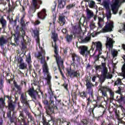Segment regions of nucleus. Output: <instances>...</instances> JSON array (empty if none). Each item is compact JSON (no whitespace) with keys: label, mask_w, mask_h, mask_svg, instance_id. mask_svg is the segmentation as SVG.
I'll return each mask as SVG.
<instances>
[{"label":"nucleus","mask_w":125,"mask_h":125,"mask_svg":"<svg viewBox=\"0 0 125 125\" xmlns=\"http://www.w3.org/2000/svg\"><path fill=\"white\" fill-rule=\"evenodd\" d=\"M123 82H122V79L120 78H117V80L114 83V85H122Z\"/></svg>","instance_id":"nucleus-39"},{"label":"nucleus","mask_w":125,"mask_h":125,"mask_svg":"<svg viewBox=\"0 0 125 125\" xmlns=\"http://www.w3.org/2000/svg\"><path fill=\"white\" fill-rule=\"evenodd\" d=\"M104 5L106 9H109V3L107 1L104 2Z\"/></svg>","instance_id":"nucleus-57"},{"label":"nucleus","mask_w":125,"mask_h":125,"mask_svg":"<svg viewBox=\"0 0 125 125\" xmlns=\"http://www.w3.org/2000/svg\"><path fill=\"white\" fill-rule=\"evenodd\" d=\"M32 60V59H31V55H29L28 58H26V62L28 64V65H30L31 64V61Z\"/></svg>","instance_id":"nucleus-51"},{"label":"nucleus","mask_w":125,"mask_h":125,"mask_svg":"<svg viewBox=\"0 0 125 125\" xmlns=\"http://www.w3.org/2000/svg\"><path fill=\"white\" fill-rule=\"evenodd\" d=\"M104 87H109V86L107 85H104V86H101L100 88H99V90L101 91L102 92V95L103 98L104 97H106V98H108V94H107V88H105Z\"/></svg>","instance_id":"nucleus-17"},{"label":"nucleus","mask_w":125,"mask_h":125,"mask_svg":"<svg viewBox=\"0 0 125 125\" xmlns=\"http://www.w3.org/2000/svg\"><path fill=\"white\" fill-rule=\"evenodd\" d=\"M4 98H7V99H8L7 101V104L13 102V100H12V97L11 96L4 95Z\"/></svg>","instance_id":"nucleus-37"},{"label":"nucleus","mask_w":125,"mask_h":125,"mask_svg":"<svg viewBox=\"0 0 125 125\" xmlns=\"http://www.w3.org/2000/svg\"><path fill=\"white\" fill-rule=\"evenodd\" d=\"M80 42L81 43H87L89 42H90L91 40V37L90 36H87L84 39L83 37L80 36Z\"/></svg>","instance_id":"nucleus-22"},{"label":"nucleus","mask_w":125,"mask_h":125,"mask_svg":"<svg viewBox=\"0 0 125 125\" xmlns=\"http://www.w3.org/2000/svg\"><path fill=\"white\" fill-rule=\"evenodd\" d=\"M116 93H118V94L122 93V86L118 87V89L116 91Z\"/></svg>","instance_id":"nucleus-59"},{"label":"nucleus","mask_w":125,"mask_h":125,"mask_svg":"<svg viewBox=\"0 0 125 125\" xmlns=\"http://www.w3.org/2000/svg\"><path fill=\"white\" fill-rule=\"evenodd\" d=\"M7 42V40L4 39L3 36H2L0 38V46H3L5 43Z\"/></svg>","instance_id":"nucleus-32"},{"label":"nucleus","mask_w":125,"mask_h":125,"mask_svg":"<svg viewBox=\"0 0 125 125\" xmlns=\"http://www.w3.org/2000/svg\"><path fill=\"white\" fill-rule=\"evenodd\" d=\"M42 124L43 125H48V121L46 120V118L44 116H42Z\"/></svg>","instance_id":"nucleus-43"},{"label":"nucleus","mask_w":125,"mask_h":125,"mask_svg":"<svg viewBox=\"0 0 125 125\" xmlns=\"http://www.w3.org/2000/svg\"><path fill=\"white\" fill-rule=\"evenodd\" d=\"M79 95L80 97L82 98V99H85V98H87V93L84 91L79 92Z\"/></svg>","instance_id":"nucleus-29"},{"label":"nucleus","mask_w":125,"mask_h":125,"mask_svg":"<svg viewBox=\"0 0 125 125\" xmlns=\"http://www.w3.org/2000/svg\"><path fill=\"white\" fill-rule=\"evenodd\" d=\"M71 55L72 61H77V62H79V61H80V57L77 55V54L73 53Z\"/></svg>","instance_id":"nucleus-34"},{"label":"nucleus","mask_w":125,"mask_h":125,"mask_svg":"<svg viewBox=\"0 0 125 125\" xmlns=\"http://www.w3.org/2000/svg\"><path fill=\"white\" fill-rule=\"evenodd\" d=\"M75 7H76V2H74L72 4L67 5L66 8L68 10H70V9H72V8H75Z\"/></svg>","instance_id":"nucleus-36"},{"label":"nucleus","mask_w":125,"mask_h":125,"mask_svg":"<svg viewBox=\"0 0 125 125\" xmlns=\"http://www.w3.org/2000/svg\"><path fill=\"white\" fill-rule=\"evenodd\" d=\"M48 93L50 96L49 102L47 100L45 99L42 101V103L44 104L46 108L47 115H52L54 112L58 111V108L54 104V98L55 100H57V97L56 96L54 95V91H52L51 87H49Z\"/></svg>","instance_id":"nucleus-1"},{"label":"nucleus","mask_w":125,"mask_h":125,"mask_svg":"<svg viewBox=\"0 0 125 125\" xmlns=\"http://www.w3.org/2000/svg\"><path fill=\"white\" fill-rule=\"evenodd\" d=\"M95 104H93V107H91V106H90L88 110V113L89 116L91 115V114L92 115H94V109L96 108H100L101 107V105H99L98 102L95 101Z\"/></svg>","instance_id":"nucleus-13"},{"label":"nucleus","mask_w":125,"mask_h":125,"mask_svg":"<svg viewBox=\"0 0 125 125\" xmlns=\"http://www.w3.org/2000/svg\"><path fill=\"white\" fill-rule=\"evenodd\" d=\"M32 4L33 7L30 9L31 13H35L37 9H39L41 7V5L42 4V0H32Z\"/></svg>","instance_id":"nucleus-6"},{"label":"nucleus","mask_w":125,"mask_h":125,"mask_svg":"<svg viewBox=\"0 0 125 125\" xmlns=\"http://www.w3.org/2000/svg\"><path fill=\"white\" fill-rule=\"evenodd\" d=\"M42 124L43 125H48V121L46 120V118L44 116H42Z\"/></svg>","instance_id":"nucleus-42"},{"label":"nucleus","mask_w":125,"mask_h":125,"mask_svg":"<svg viewBox=\"0 0 125 125\" xmlns=\"http://www.w3.org/2000/svg\"><path fill=\"white\" fill-rule=\"evenodd\" d=\"M41 64H45V63H46V62H45V60L44 59V58L41 57Z\"/></svg>","instance_id":"nucleus-64"},{"label":"nucleus","mask_w":125,"mask_h":125,"mask_svg":"<svg viewBox=\"0 0 125 125\" xmlns=\"http://www.w3.org/2000/svg\"><path fill=\"white\" fill-rule=\"evenodd\" d=\"M42 70L43 73H45V74H48V66H47V63H45L43 64L42 66Z\"/></svg>","instance_id":"nucleus-30"},{"label":"nucleus","mask_w":125,"mask_h":125,"mask_svg":"<svg viewBox=\"0 0 125 125\" xmlns=\"http://www.w3.org/2000/svg\"><path fill=\"white\" fill-rule=\"evenodd\" d=\"M27 92L33 101H36L37 100V96L39 95V92L37 90H35L34 87L30 88L27 91Z\"/></svg>","instance_id":"nucleus-9"},{"label":"nucleus","mask_w":125,"mask_h":125,"mask_svg":"<svg viewBox=\"0 0 125 125\" xmlns=\"http://www.w3.org/2000/svg\"><path fill=\"white\" fill-rule=\"evenodd\" d=\"M23 58L22 57H20L18 59V62L19 64H21V63H23Z\"/></svg>","instance_id":"nucleus-61"},{"label":"nucleus","mask_w":125,"mask_h":125,"mask_svg":"<svg viewBox=\"0 0 125 125\" xmlns=\"http://www.w3.org/2000/svg\"><path fill=\"white\" fill-rule=\"evenodd\" d=\"M95 1L90 0V2L88 3V6L90 8H94V7H95Z\"/></svg>","instance_id":"nucleus-41"},{"label":"nucleus","mask_w":125,"mask_h":125,"mask_svg":"<svg viewBox=\"0 0 125 125\" xmlns=\"http://www.w3.org/2000/svg\"><path fill=\"white\" fill-rule=\"evenodd\" d=\"M20 94V101L22 104V106L24 108V112H26L29 108H30V100L28 99V96H27V93H19Z\"/></svg>","instance_id":"nucleus-3"},{"label":"nucleus","mask_w":125,"mask_h":125,"mask_svg":"<svg viewBox=\"0 0 125 125\" xmlns=\"http://www.w3.org/2000/svg\"><path fill=\"white\" fill-rule=\"evenodd\" d=\"M70 0H58V7L60 9H62L65 7L67 3V1H69Z\"/></svg>","instance_id":"nucleus-20"},{"label":"nucleus","mask_w":125,"mask_h":125,"mask_svg":"<svg viewBox=\"0 0 125 125\" xmlns=\"http://www.w3.org/2000/svg\"><path fill=\"white\" fill-rule=\"evenodd\" d=\"M122 58L124 60L125 63L123 64V65L122 66L121 70L122 71L124 79H125V55H123Z\"/></svg>","instance_id":"nucleus-31"},{"label":"nucleus","mask_w":125,"mask_h":125,"mask_svg":"<svg viewBox=\"0 0 125 125\" xmlns=\"http://www.w3.org/2000/svg\"><path fill=\"white\" fill-rule=\"evenodd\" d=\"M82 123H83V125H87V124H88V122H87V120H86L85 119H83L82 121Z\"/></svg>","instance_id":"nucleus-62"},{"label":"nucleus","mask_w":125,"mask_h":125,"mask_svg":"<svg viewBox=\"0 0 125 125\" xmlns=\"http://www.w3.org/2000/svg\"><path fill=\"white\" fill-rule=\"evenodd\" d=\"M19 69H21V70H25V69H27V64L25 62L20 63L19 65Z\"/></svg>","instance_id":"nucleus-38"},{"label":"nucleus","mask_w":125,"mask_h":125,"mask_svg":"<svg viewBox=\"0 0 125 125\" xmlns=\"http://www.w3.org/2000/svg\"><path fill=\"white\" fill-rule=\"evenodd\" d=\"M89 27L90 28V30H93V29H95L96 28V26H95V23L94 22H91L90 23Z\"/></svg>","instance_id":"nucleus-48"},{"label":"nucleus","mask_w":125,"mask_h":125,"mask_svg":"<svg viewBox=\"0 0 125 125\" xmlns=\"http://www.w3.org/2000/svg\"><path fill=\"white\" fill-rule=\"evenodd\" d=\"M102 66L103 67L102 75H103V77L101 78L100 80H101L102 83H104L106 79L111 80L113 78V75L108 73V68L106 67V62H102Z\"/></svg>","instance_id":"nucleus-2"},{"label":"nucleus","mask_w":125,"mask_h":125,"mask_svg":"<svg viewBox=\"0 0 125 125\" xmlns=\"http://www.w3.org/2000/svg\"><path fill=\"white\" fill-rule=\"evenodd\" d=\"M16 116H15V114H14V113H13L12 115V116L10 117L9 119H10V122L11 123H14L15 120H16Z\"/></svg>","instance_id":"nucleus-44"},{"label":"nucleus","mask_w":125,"mask_h":125,"mask_svg":"<svg viewBox=\"0 0 125 125\" xmlns=\"http://www.w3.org/2000/svg\"><path fill=\"white\" fill-rule=\"evenodd\" d=\"M62 86L64 87L65 89L68 91L69 90V89H68V83H67L66 82H64V83L62 84Z\"/></svg>","instance_id":"nucleus-58"},{"label":"nucleus","mask_w":125,"mask_h":125,"mask_svg":"<svg viewBox=\"0 0 125 125\" xmlns=\"http://www.w3.org/2000/svg\"><path fill=\"white\" fill-rule=\"evenodd\" d=\"M58 69L61 73V75L62 76L63 80H66V77H65V75H64V74L63 73V72H62V70H61V67H59Z\"/></svg>","instance_id":"nucleus-55"},{"label":"nucleus","mask_w":125,"mask_h":125,"mask_svg":"<svg viewBox=\"0 0 125 125\" xmlns=\"http://www.w3.org/2000/svg\"><path fill=\"white\" fill-rule=\"evenodd\" d=\"M118 53H119L117 51L114 50L112 53L113 57H117V56H118Z\"/></svg>","instance_id":"nucleus-52"},{"label":"nucleus","mask_w":125,"mask_h":125,"mask_svg":"<svg viewBox=\"0 0 125 125\" xmlns=\"http://www.w3.org/2000/svg\"><path fill=\"white\" fill-rule=\"evenodd\" d=\"M94 16V14L93 13V12L89 9H86V19H88V20H89V19H91Z\"/></svg>","instance_id":"nucleus-24"},{"label":"nucleus","mask_w":125,"mask_h":125,"mask_svg":"<svg viewBox=\"0 0 125 125\" xmlns=\"http://www.w3.org/2000/svg\"><path fill=\"white\" fill-rule=\"evenodd\" d=\"M119 5V0H115L114 2L111 5L112 11L114 10L117 9V6Z\"/></svg>","instance_id":"nucleus-28"},{"label":"nucleus","mask_w":125,"mask_h":125,"mask_svg":"<svg viewBox=\"0 0 125 125\" xmlns=\"http://www.w3.org/2000/svg\"><path fill=\"white\" fill-rule=\"evenodd\" d=\"M65 17H66V16L64 15V14H62L59 15L58 22L61 26H64V25L66 24V19H65Z\"/></svg>","instance_id":"nucleus-18"},{"label":"nucleus","mask_w":125,"mask_h":125,"mask_svg":"<svg viewBox=\"0 0 125 125\" xmlns=\"http://www.w3.org/2000/svg\"><path fill=\"white\" fill-rule=\"evenodd\" d=\"M7 104L8 105L6 108H7L8 110H11V111L14 112L16 108V104L14 102H12L11 103H8Z\"/></svg>","instance_id":"nucleus-21"},{"label":"nucleus","mask_w":125,"mask_h":125,"mask_svg":"<svg viewBox=\"0 0 125 125\" xmlns=\"http://www.w3.org/2000/svg\"><path fill=\"white\" fill-rule=\"evenodd\" d=\"M115 42L113 39L107 37L105 45L109 51L113 49V47H114V43H115Z\"/></svg>","instance_id":"nucleus-12"},{"label":"nucleus","mask_w":125,"mask_h":125,"mask_svg":"<svg viewBox=\"0 0 125 125\" xmlns=\"http://www.w3.org/2000/svg\"><path fill=\"white\" fill-rule=\"evenodd\" d=\"M25 17V15H23L22 17L21 18L20 23H21V28L20 30L21 32V37L22 39H24V37H25V34L26 32H25V27H26V23H25V21H24V18Z\"/></svg>","instance_id":"nucleus-11"},{"label":"nucleus","mask_w":125,"mask_h":125,"mask_svg":"<svg viewBox=\"0 0 125 125\" xmlns=\"http://www.w3.org/2000/svg\"><path fill=\"white\" fill-rule=\"evenodd\" d=\"M59 125H62V124H64V123H66V119L65 118H59Z\"/></svg>","instance_id":"nucleus-50"},{"label":"nucleus","mask_w":125,"mask_h":125,"mask_svg":"<svg viewBox=\"0 0 125 125\" xmlns=\"http://www.w3.org/2000/svg\"><path fill=\"white\" fill-rule=\"evenodd\" d=\"M33 32L34 34L35 37H37V39H36L37 42L40 43V30L38 28L35 29Z\"/></svg>","instance_id":"nucleus-25"},{"label":"nucleus","mask_w":125,"mask_h":125,"mask_svg":"<svg viewBox=\"0 0 125 125\" xmlns=\"http://www.w3.org/2000/svg\"><path fill=\"white\" fill-rule=\"evenodd\" d=\"M94 45V47H96V50L99 51L100 53H102V43L100 41L97 42H93L92 46H93Z\"/></svg>","instance_id":"nucleus-19"},{"label":"nucleus","mask_w":125,"mask_h":125,"mask_svg":"<svg viewBox=\"0 0 125 125\" xmlns=\"http://www.w3.org/2000/svg\"><path fill=\"white\" fill-rule=\"evenodd\" d=\"M79 51H80V54L83 56H87L90 54V51L88 50V47L85 45H81L78 47Z\"/></svg>","instance_id":"nucleus-8"},{"label":"nucleus","mask_w":125,"mask_h":125,"mask_svg":"<svg viewBox=\"0 0 125 125\" xmlns=\"http://www.w3.org/2000/svg\"><path fill=\"white\" fill-rule=\"evenodd\" d=\"M15 41L16 42H19V38H20V34H19V31L16 32V34L14 35Z\"/></svg>","instance_id":"nucleus-40"},{"label":"nucleus","mask_w":125,"mask_h":125,"mask_svg":"<svg viewBox=\"0 0 125 125\" xmlns=\"http://www.w3.org/2000/svg\"><path fill=\"white\" fill-rule=\"evenodd\" d=\"M115 116L118 121H121V118H120V112H118L115 111Z\"/></svg>","instance_id":"nucleus-54"},{"label":"nucleus","mask_w":125,"mask_h":125,"mask_svg":"<svg viewBox=\"0 0 125 125\" xmlns=\"http://www.w3.org/2000/svg\"><path fill=\"white\" fill-rule=\"evenodd\" d=\"M101 54H102V53L99 52L98 55L95 56L94 57V59L95 60L94 63H95L96 62H97V61H98V60H99V58H100V56Z\"/></svg>","instance_id":"nucleus-46"},{"label":"nucleus","mask_w":125,"mask_h":125,"mask_svg":"<svg viewBox=\"0 0 125 125\" xmlns=\"http://www.w3.org/2000/svg\"><path fill=\"white\" fill-rule=\"evenodd\" d=\"M104 88H106V91H109L110 100H114L115 92H114V91H113V90H112V89H111L109 86L105 87Z\"/></svg>","instance_id":"nucleus-23"},{"label":"nucleus","mask_w":125,"mask_h":125,"mask_svg":"<svg viewBox=\"0 0 125 125\" xmlns=\"http://www.w3.org/2000/svg\"><path fill=\"white\" fill-rule=\"evenodd\" d=\"M14 86L15 87H16V88H17V89H18V90H21V87L20 86V85H18L16 82H14Z\"/></svg>","instance_id":"nucleus-53"},{"label":"nucleus","mask_w":125,"mask_h":125,"mask_svg":"<svg viewBox=\"0 0 125 125\" xmlns=\"http://www.w3.org/2000/svg\"><path fill=\"white\" fill-rule=\"evenodd\" d=\"M54 55L55 58H56V62L58 65V68H62V69H64V62L62 60L61 57L58 56V47H54Z\"/></svg>","instance_id":"nucleus-5"},{"label":"nucleus","mask_w":125,"mask_h":125,"mask_svg":"<svg viewBox=\"0 0 125 125\" xmlns=\"http://www.w3.org/2000/svg\"><path fill=\"white\" fill-rule=\"evenodd\" d=\"M37 16L39 19L44 20L46 16H47V14H46V9H42L41 11L37 13Z\"/></svg>","instance_id":"nucleus-14"},{"label":"nucleus","mask_w":125,"mask_h":125,"mask_svg":"<svg viewBox=\"0 0 125 125\" xmlns=\"http://www.w3.org/2000/svg\"><path fill=\"white\" fill-rule=\"evenodd\" d=\"M18 1H16V2L12 1V5L10 4V2H9L8 4V9L7 11L8 13H10V12H13L15 9L16 6H18L17 3Z\"/></svg>","instance_id":"nucleus-15"},{"label":"nucleus","mask_w":125,"mask_h":125,"mask_svg":"<svg viewBox=\"0 0 125 125\" xmlns=\"http://www.w3.org/2000/svg\"><path fill=\"white\" fill-rule=\"evenodd\" d=\"M66 71L70 78H78V77L81 76V74H80V71H75L72 69L71 67H68L66 68Z\"/></svg>","instance_id":"nucleus-7"},{"label":"nucleus","mask_w":125,"mask_h":125,"mask_svg":"<svg viewBox=\"0 0 125 125\" xmlns=\"http://www.w3.org/2000/svg\"><path fill=\"white\" fill-rule=\"evenodd\" d=\"M26 111V114L28 118V119H30V122L31 123H32V122H35V119H34V117H33V115L32 114H31V113H30V112H29V111Z\"/></svg>","instance_id":"nucleus-35"},{"label":"nucleus","mask_w":125,"mask_h":125,"mask_svg":"<svg viewBox=\"0 0 125 125\" xmlns=\"http://www.w3.org/2000/svg\"><path fill=\"white\" fill-rule=\"evenodd\" d=\"M52 39H53V41L55 42V46L52 44L53 47H55V46H57V44H56V42H57V40H58V35L56 33L53 34V37Z\"/></svg>","instance_id":"nucleus-27"},{"label":"nucleus","mask_w":125,"mask_h":125,"mask_svg":"<svg viewBox=\"0 0 125 125\" xmlns=\"http://www.w3.org/2000/svg\"><path fill=\"white\" fill-rule=\"evenodd\" d=\"M51 118L52 121H53V122L54 124H58V122H59V118H56L55 117H53L51 116Z\"/></svg>","instance_id":"nucleus-47"},{"label":"nucleus","mask_w":125,"mask_h":125,"mask_svg":"<svg viewBox=\"0 0 125 125\" xmlns=\"http://www.w3.org/2000/svg\"><path fill=\"white\" fill-rule=\"evenodd\" d=\"M4 79V76L1 74L0 75V90L1 91H3V83H4V81H3Z\"/></svg>","instance_id":"nucleus-26"},{"label":"nucleus","mask_w":125,"mask_h":125,"mask_svg":"<svg viewBox=\"0 0 125 125\" xmlns=\"http://www.w3.org/2000/svg\"><path fill=\"white\" fill-rule=\"evenodd\" d=\"M123 27L122 29L119 30V33H124V32H125V22L123 24Z\"/></svg>","instance_id":"nucleus-56"},{"label":"nucleus","mask_w":125,"mask_h":125,"mask_svg":"<svg viewBox=\"0 0 125 125\" xmlns=\"http://www.w3.org/2000/svg\"><path fill=\"white\" fill-rule=\"evenodd\" d=\"M73 39H74V35L73 34H67L66 35V42H71L72 41H73Z\"/></svg>","instance_id":"nucleus-33"},{"label":"nucleus","mask_w":125,"mask_h":125,"mask_svg":"<svg viewBox=\"0 0 125 125\" xmlns=\"http://www.w3.org/2000/svg\"><path fill=\"white\" fill-rule=\"evenodd\" d=\"M114 28V22L110 21L109 23L108 21L106 23V24L104 28L102 29L103 33H107V32H112Z\"/></svg>","instance_id":"nucleus-10"},{"label":"nucleus","mask_w":125,"mask_h":125,"mask_svg":"<svg viewBox=\"0 0 125 125\" xmlns=\"http://www.w3.org/2000/svg\"><path fill=\"white\" fill-rule=\"evenodd\" d=\"M12 112V110H9L7 112V117L9 119L11 116V112Z\"/></svg>","instance_id":"nucleus-60"},{"label":"nucleus","mask_w":125,"mask_h":125,"mask_svg":"<svg viewBox=\"0 0 125 125\" xmlns=\"http://www.w3.org/2000/svg\"><path fill=\"white\" fill-rule=\"evenodd\" d=\"M21 50H25V49H27V43L26 42H21Z\"/></svg>","instance_id":"nucleus-45"},{"label":"nucleus","mask_w":125,"mask_h":125,"mask_svg":"<svg viewBox=\"0 0 125 125\" xmlns=\"http://www.w3.org/2000/svg\"><path fill=\"white\" fill-rule=\"evenodd\" d=\"M20 117H21V120L22 122H25V115L23 112H21L20 113L19 118H20Z\"/></svg>","instance_id":"nucleus-49"},{"label":"nucleus","mask_w":125,"mask_h":125,"mask_svg":"<svg viewBox=\"0 0 125 125\" xmlns=\"http://www.w3.org/2000/svg\"><path fill=\"white\" fill-rule=\"evenodd\" d=\"M0 24L2 26V27H0V33L1 29H3V32H5V29L7 28V21H6V20L4 19L3 16L0 18Z\"/></svg>","instance_id":"nucleus-16"},{"label":"nucleus","mask_w":125,"mask_h":125,"mask_svg":"<svg viewBox=\"0 0 125 125\" xmlns=\"http://www.w3.org/2000/svg\"><path fill=\"white\" fill-rule=\"evenodd\" d=\"M85 82L86 83V86L87 87V89L88 90V92L89 94V97L87 98V101H91L92 100L90 99L92 98L93 99L94 96L93 95V89H92V86H94V85L92 84L91 83V81L90 80V78L89 76H87L86 79L85 80Z\"/></svg>","instance_id":"nucleus-4"},{"label":"nucleus","mask_w":125,"mask_h":125,"mask_svg":"<svg viewBox=\"0 0 125 125\" xmlns=\"http://www.w3.org/2000/svg\"><path fill=\"white\" fill-rule=\"evenodd\" d=\"M48 123L49 125H54V123H53L52 119H51V118L50 120L48 121Z\"/></svg>","instance_id":"nucleus-63"}]
</instances>
